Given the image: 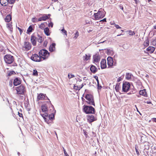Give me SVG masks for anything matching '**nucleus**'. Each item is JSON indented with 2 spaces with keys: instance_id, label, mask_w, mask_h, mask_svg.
I'll list each match as a JSON object with an SVG mask.
<instances>
[{
  "instance_id": "60",
  "label": "nucleus",
  "mask_w": 156,
  "mask_h": 156,
  "mask_svg": "<svg viewBox=\"0 0 156 156\" xmlns=\"http://www.w3.org/2000/svg\"><path fill=\"white\" fill-rule=\"evenodd\" d=\"M147 103L148 104H150L151 103V102L150 101H147Z\"/></svg>"
},
{
  "instance_id": "21",
  "label": "nucleus",
  "mask_w": 156,
  "mask_h": 156,
  "mask_svg": "<svg viewBox=\"0 0 156 156\" xmlns=\"http://www.w3.org/2000/svg\"><path fill=\"white\" fill-rule=\"evenodd\" d=\"M147 140V137L145 135L142 136H140V141L141 143H144L146 142Z\"/></svg>"
},
{
  "instance_id": "20",
  "label": "nucleus",
  "mask_w": 156,
  "mask_h": 156,
  "mask_svg": "<svg viewBox=\"0 0 156 156\" xmlns=\"http://www.w3.org/2000/svg\"><path fill=\"white\" fill-rule=\"evenodd\" d=\"M0 2L1 5L3 6H6L8 4V0H0Z\"/></svg>"
},
{
  "instance_id": "13",
  "label": "nucleus",
  "mask_w": 156,
  "mask_h": 156,
  "mask_svg": "<svg viewBox=\"0 0 156 156\" xmlns=\"http://www.w3.org/2000/svg\"><path fill=\"white\" fill-rule=\"evenodd\" d=\"M106 60L105 59H102L101 62V67L102 69H104L106 67Z\"/></svg>"
},
{
  "instance_id": "30",
  "label": "nucleus",
  "mask_w": 156,
  "mask_h": 156,
  "mask_svg": "<svg viewBox=\"0 0 156 156\" xmlns=\"http://www.w3.org/2000/svg\"><path fill=\"white\" fill-rule=\"evenodd\" d=\"M37 40L39 43H41L42 41V37L40 36L39 34L37 35Z\"/></svg>"
},
{
  "instance_id": "55",
  "label": "nucleus",
  "mask_w": 156,
  "mask_h": 156,
  "mask_svg": "<svg viewBox=\"0 0 156 156\" xmlns=\"http://www.w3.org/2000/svg\"><path fill=\"white\" fill-rule=\"evenodd\" d=\"M42 21H43V20L42 19V17H40L38 19V22Z\"/></svg>"
},
{
  "instance_id": "62",
  "label": "nucleus",
  "mask_w": 156,
  "mask_h": 156,
  "mask_svg": "<svg viewBox=\"0 0 156 156\" xmlns=\"http://www.w3.org/2000/svg\"><path fill=\"white\" fill-rule=\"evenodd\" d=\"M77 86H74V88L75 89L77 90Z\"/></svg>"
},
{
  "instance_id": "61",
  "label": "nucleus",
  "mask_w": 156,
  "mask_h": 156,
  "mask_svg": "<svg viewBox=\"0 0 156 156\" xmlns=\"http://www.w3.org/2000/svg\"><path fill=\"white\" fill-rule=\"evenodd\" d=\"M18 29L20 31V33H21V32H22V30L19 27H18Z\"/></svg>"
},
{
  "instance_id": "18",
  "label": "nucleus",
  "mask_w": 156,
  "mask_h": 156,
  "mask_svg": "<svg viewBox=\"0 0 156 156\" xmlns=\"http://www.w3.org/2000/svg\"><path fill=\"white\" fill-rule=\"evenodd\" d=\"M55 44L54 43H52L49 47V51L51 52L54 51L55 50Z\"/></svg>"
},
{
  "instance_id": "11",
  "label": "nucleus",
  "mask_w": 156,
  "mask_h": 156,
  "mask_svg": "<svg viewBox=\"0 0 156 156\" xmlns=\"http://www.w3.org/2000/svg\"><path fill=\"white\" fill-rule=\"evenodd\" d=\"M87 119L90 122H91L96 120V118L92 115H89L87 116Z\"/></svg>"
},
{
  "instance_id": "4",
  "label": "nucleus",
  "mask_w": 156,
  "mask_h": 156,
  "mask_svg": "<svg viewBox=\"0 0 156 156\" xmlns=\"http://www.w3.org/2000/svg\"><path fill=\"white\" fill-rule=\"evenodd\" d=\"M17 94L23 95L26 91V87L24 86L21 84L15 87Z\"/></svg>"
},
{
  "instance_id": "43",
  "label": "nucleus",
  "mask_w": 156,
  "mask_h": 156,
  "mask_svg": "<svg viewBox=\"0 0 156 156\" xmlns=\"http://www.w3.org/2000/svg\"><path fill=\"white\" fill-rule=\"evenodd\" d=\"M33 75L34 76H37L38 73L37 71L36 70H33Z\"/></svg>"
},
{
  "instance_id": "28",
  "label": "nucleus",
  "mask_w": 156,
  "mask_h": 156,
  "mask_svg": "<svg viewBox=\"0 0 156 156\" xmlns=\"http://www.w3.org/2000/svg\"><path fill=\"white\" fill-rule=\"evenodd\" d=\"M11 19V17L10 15H8L5 19V21L7 22H9Z\"/></svg>"
},
{
  "instance_id": "63",
  "label": "nucleus",
  "mask_w": 156,
  "mask_h": 156,
  "mask_svg": "<svg viewBox=\"0 0 156 156\" xmlns=\"http://www.w3.org/2000/svg\"><path fill=\"white\" fill-rule=\"evenodd\" d=\"M133 92L132 91V93H131V92H130V93H128L127 94H133Z\"/></svg>"
},
{
  "instance_id": "17",
  "label": "nucleus",
  "mask_w": 156,
  "mask_h": 156,
  "mask_svg": "<svg viewBox=\"0 0 156 156\" xmlns=\"http://www.w3.org/2000/svg\"><path fill=\"white\" fill-rule=\"evenodd\" d=\"M21 83V81L18 78H16L13 81V84L14 86H16Z\"/></svg>"
},
{
  "instance_id": "41",
  "label": "nucleus",
  "mask_w": 156,
  "mask_h": 156,
  "mask_svg": "<svg viewBox=\"0 0 156 156\" xmlns=\"http://www.w3.org/2000/svg\"><path fill=\"white\" fill-rule=\"evenodd\" d=\"M45 26L44 23H42L39 26V27L41 29H44Z\"/></svg>"
},
{
  "instance_id": "1",
  "label": "nucleus",
  "mask_w": 156,
  "mask_h": 156,
  "mask_svg": "<svg viewBox=\"0 0 156 156\" xmlns=\"http://www.w3.org/2000/svg\"><path fill=\"white\" fill-rule=\"evenodd\" d=\"M4 60L5 62L7 64H12V66H17V64L14 62V57L10 55H6L4 57Z\"/></svg>"
},
{
  "instance_id": "19",
  "label": "nucleus",
  "mask_w": 156,
  "mask_h": 156,
  "mask_svg": "<svg viewBox=\"0 0 156 156\" xmlns=\"http://www.w3.org/2000/svg\"><path fill=\"white\" fill-rule=\"evenodd\" d=\"M155 48L151 46L148 47L146 49V50L151 53H152L154 51Z\"/></svg>"
},
{
  "instance_id": "42",
  "label": "nucleus",
  "mask_w": 156,
  "mask_h": 156,
  "mask_svg": "<svg viewBox=\"0 0 156 156\" xmlns=\"http://www.w3.org/2000/svg\"><path fill=\"white\" fill-rule=\"evenodd\" d=\"M135 148L136 151V154H137V155H139L140 154V153H139V152L138 149V147L136 145H135Z\"/></svg>"
},
{
  "instance_id": "25",
  "label": "nucleus",
  "mask_w": 156,
  "mask_h": 156,
  "mask_svg": "<svg viewBox=\"0 0 156 156\" xmlns=\"http://www.w3.org/2000/svg\"><path fill=\"white\" fill-rule=\"evenodd\" d=\"M42 111L44 113L47 112H48L47 107L45 105H42L41 107Z\"/></svg>"
},
{
  "instance_id": "46",
  "label": "nucleus",
  "mask_w": 156,
  "mask_h": 156,
  "mask_svg": "<svg viewBox=\"0 0 156 156\" xmlns=\"http://www.w3.org/2000/svg\"><path fill=\"white\" fill-rule=\"evenodd\" d=\"M119 86L118 84H117L115 86V89L117 92H118L119 90Z\"/></svg>"
},
{
  "instance_id": "39",
  "label": "nucleus",
  "mask_w": 156,
  "mask_h": 156,
  "mask_svg": "<svg viewBox=\"0 0 156 156\" xmlns=\"http://www.w3.org/2000/svg\"><path fill=\"white\" fill-rule=\"evenodd\" d=\"M32 21L34 23H37L38 22V19L36 18H32Z\"/></svg>"
},
{
  "instance_id": "59",
  "label": "nucleus",
  "mask_w": 156,
  "mask_h": 156,
  "mask_svg": "<svg viewBox=\"0 0 156 156\" xmlns=\"http://www.w3.org/2000/svg\"><path fill=\"white\" fill-rule=\"evenodd\" d=\"M106 19L104 18L102 20H101L100 21H103V22H106Z\"/></svg>"
},
{
  "instance_id": "24",
  "label": "nucleus",
  "mask_w": 156,
  "mask_h": 156,
  "mask_svg": "<svg viewBox=\"0 0 156 156\" xmlns=\"http://www.w3.org/2000/svg\"><path fill=\"white\" fill-rule=\"evenodd\" d=\"M107 50V53L108 55H112L114 54V52L111 49H105Z\"/></svg>"
},
{
  "instance_id": "22",
  "label": "nucleus",
  "mask_w": 156,
  "mask_h": 156,
  "mask_svg": "<svg viewBox=\"0 0 156 156\" xmlns=\"http://www.w3.org/2000/svg\"><path fill=\"white\" fill-rule=\"evenodd\" d=\"M139 94L145 97H147V93L145 89L140 90L139 91Z\"/></svg>"
},
{
  "instance_id": "5",
  "label": "nucleus",
  "mask_w": 156,
  "mask_h": 156,
  "mask_svg": "<svg viewBox=\"0 0 156 156\" xmlns=\"http://www.w3.org/2000/svg\"><path fill=\"white\" fill-rule=\"evenodd\" d=\"M85 98L87 100L86 102L89 105L95 106L94 97L92 95L90 94H87L85 97Z\"/></svg>"
},
{
  "instance_id": "45",
  "label": "nucleus",
  "mask_w": 156,
  "mask_h": 156,
  "mask_svg": "<svg viewBox=\"0 0 156 156\" xmlns=\"http://www.w3.org/2000/svg\"><path fill=\"white\" fill-rule=\"evenodd\" d=\"M15 0H8L9 4H13L14 3Z\"/></svg>"
},
{
  "instance_id": "54",
  "label": "nucleus",
  "mask_w": 156,
  "mask_h": 156,
  "mask_svg": "<svg viewBox=\"0 0 156 156\" xmlns=\"http://www.w3.org/2000/svg\"><path fill=\"white\" fill-rule=\"evenodd\" d=\"M9 85L10 87H11L12 86V81H10L9 82Z\"/></svg>"
},
{
  "instance_id": "7",
  "label": "nucleus",
  "mask_w": 156,
  "mask_h": 156,
  "mask_svg": "<svg viewBox=\"0 0 156 156\" xmlns=\"http://www.w3.org/2000/svg\"><path fill=\"white\" fill-rule=\"evenodd\" d=\"M130 87V85L129 83L126 82L123 83L122 85V90L124 92H127L129 90Z\"/></svg>"
},
{
  "instance_id": "64",
  "label": "nucleus",
  "mask_w": 156,
  "mask_h": 156,
  "mask_svg": "<svg viewBox=\"0 0 156 156\" xmlns=\"http://www.w3.org/2000/svg\"><path fill=\"white\" fill-rule=\"evenodd\" d=\"M154 28L155 29H156V25L154 26Z\"/></svg>"
},
{
  "instance_id": "6",
  "label": "nucleus",
  "mask_w": 156,
  "mask_h": 156,
  "mask_svg": "<svg viewBox=\"0 0 156 156\" xmlns=\"http://www.w3.org/2000/svg\"><path fill=\"white\" fill-rule=\"evenodd\" d=\"M83 111L86 114H94L95 112L94 108L90 106L84 105Z\"/></svg>"
},
{
  "instance_id": "26",
  "label": "nucleus",
  "mask_w": 156,
  "mask_h": 156,
  "mask_svg": "<svg viewBox=\"0 0 156 156\" xmlns=\"http://www.w3.org/2000/svg\"><path fill=\"white\" fill-rule=\"evenodd\" d=\"M132 76V74L129 73H126V78L127 80H129L131 79V76Z\"/></svg>"
},
{
  "instance_id": "33",
  "label": "nucleus",
  "mask_w": 156,
  "mask_h": 156,
  "mask_svg": "<svg viewBox=\"0 0 156 156\" xmlns=\"http://www.w3.org/2000/svg\"><path fill=\"white\" fill-rule=\"evenodd\" d=\"M149 44V40L148 39H147L146 41L144 42L143 45L145 47H147L148 46Z\"/></svg>"
},
{
  "instance_id": "56",
  "label": "nucleus",
  "mask_w": 156,
  "mask_h": 156,
  "mask_svg": "<svg viewBox=\"0 0 156 156\" xmlns=\"http://www.w3.org/2000/svg\"><path fill=\"white\" fill-rule=\"evenodd\" d=\"M18 115L20 117H23V114L22 113H20L19 112H18Z\"/></svg>"
},
{
  "instance_id": "57",
  "label": "nucleus",
  "mask_w": 156,
  "mask_h": 156,
  "mask_svg": "<svg viewBox=\"0 0 156 156\" xmlns=\"http://www.w3.org/2000/svg\"><path fill=\"white\" fill-rule=\"evenodd\" d=\"M63 151H64V154H67L66 151V150L64 149V147H63Z\"/></svg>"
},
{
  "instance_id": "2",
  "label": "nucleus",
  "mask_w": 156,
  "mask_h": 156,
  "mask_svg": "<svg viewBox=\"0 0 156 156\" xmlns=\"http://www.w3.org/2000/svg\"><path fill=\"white\" fill-rule=\"evenodd\" d=\"M105 12L102 9H99L97 13L94 14V17L96 20H99L103 18L105 16Z\"/></svg>"
},
{
  "instance_id": "49",
  "label": "nucleus",
  "mask_w": 156,
  "mask_h": 156,
  "mask_svg": "<svg viewBox=\"0 0 156 156\" xmlns=\"http://www.w3.org/2000/svg\"><path fill=\"white\" fill-rule=\"evenodd\" d=\"M75 36L74 37V38H76L79 35L78 32L76 31V32L75 33Z\"/></svg>"
},
{
  "instance_id": "10",
  "label": "nucleus",
  "mask_w": 156,
  "mask_h": 156,
  "mask_svg": "<svg viewBox=\"0 0 156 156\" xmlns=\"http://www.w3.org/2000/svg\"><path fill=\"white\" fill-rule=\"evenodd\" d=\"M107 64L109 67H112L113 65V61L112 58L109 56L107 58Z\"/></svg>"
},
{
  "instance_id": "35",
  "label": "nucleus",
  "mask_w": 156,
  "mask_h": 156,
  "mask_svg": "<svg viewBox=\"0 0 156 156\" xmlns=\"http://www.w3.org/2000/svg\"><path fill=\"white\" fill-rule=\"evenodd\" d=\"M41 115H42V117L44 119L45 121H46L47 118H45V117H48V114H47V112L45 113L44 114H41Z\"/></svg>"
},
{
  "instance_id": "3",
  "label": "nucleus",
  "mask_w": 156,
  "mask_h": 156,
  "mask_svg": "<svg viewBox=\"0 0 156 156\" xmlns=\"http://www.w3.org/2000/svg\"><path fill=\"white\" fill-rule=\"evenodd\" d=\"M39 55L41 58L45 60L48 58L49 56V52L46 50L42 49L39 52Z\"/></svg>"
},
{
  "instance_id": "51",
  "label": "nucleus",
  "mask_w": 156,
  "mask_h": 156,
  "mask_svg": "<svg viewBox=\"0 0 156 156\" xmlns=\"http://www.w3.org/2000/svg\"><path fill=\"white\" fill-rule=\"evenodd\" d=\"M122 80V78L121 77H119L117 80V82H119L120 81H121Z\"/></svg>"
},
{
  "instance_id": "8",
  "label": "nucleus",
  "mask_w": 156,
  "mask_h": 156,
  "mask_svg": "<svg viewBox=\"0 0 156 156\" xmlns=\"http://www.w3.org/2000/svg\"><path fill=\"white\" fill-rule=\"evenodd\" d=\"M31 47V44L30 43L27 42H25L23 45L22 46L23 49L26 51L30 50Z\"/></svg>"
},
{
  "instance_id": "23",
  "label": "nucleus",
  "mask_w": 156,
  "mask_h": 156,
  "mask_svg": "<svg viewBox=\"0 0 156 156\" xmlns=\"http://www.w3.org/2000/svg\"><path fill=\"white\" fill-rule=\"evenodd\" d=\"M94 78L96 80V81H97L98 89H101L102 87L101 85H99V81L98 79V76H94Z\"/></svg>"
},
{
  "instance_id": "50",
  "label": "nucleus",
  "mask_w": 156,
  "mask_h": 156,
  "mask_svg": "<svg viewBox=\"0 0 156 156\" xmlns=\"http://www.w3.org/2000/svg\"><path fill=\"white\" fill-rule=\"evenodd\" d=\"M83 84H82L80 86H79V87L77 86V90H80L82 88V87H83Z\"/></svg>"
},
{
  "instance_id": "32",
  "label": "nucleus",
  "mask_w": 156,
  "mask_h": 156,
  "mask_svg": "<svg viewBox=\"0 0 156 156\" xmlns=\"http://www.w3.org/2000/svg\"><path fill=\"white\" fill-rule=\"evenodd\" d=\"M48 118L51 120H52L54 119V115L53 113H51L48 115Z\"/></svg>"
},
{
  "instance_id": "27",
  "label": "nucleus",
  "mask_w": 156,
  "mask_h": 156,
  "mask_svg": "<svg viewBox=\"0 0 156 156\" xmlns=\"http://www.w3.org/2000/svg\"><path fill=\"white\" fill-rule=\"evenodd\" d=\"M44 33L47 36H49L50 35V33L49 32V30L48 27L45 28L44 29Z\"/></svg>"
},
{
  "instance_id": "36",
  "label": "nucleus",
  "mask_w": 156,
  "mask_h": 156,
  "mask_svg": "<svg viewBox=\"0 0 156 156\" xmlns=\"http://www.w3.org/2000/svg\"><path fill=\"white\" fill-rule=\"evenodd\" d=\"M41 17L42 19L43 20V21H45L46 20L48 19H49V17L46 15H44Z\"/></svg>"
},
{
  "instance_id": "58",
  "label": "nucleus",
  "mask_w": 156,
  "mask_h": 156,
  "mask_svg": "<svg viewBox=\"0 0 156 156\" xmlns=\"http://www.w3.org/2000/svg\"><path fill=\"white\" fill-rule=\"evenodd\" d=\"M152 120L153 121L156 122V118H153L152 119Z\"/></svg>"
},
{
  "instance_id": "44",
  "label": "nucleus",
  "mask_w": 156,
  "mask_h": 156,
  "mask_svg": "<svg viewBox=\"0 0 156 156\" xmlns=\"http://www.w3.org/2000/svg\"><path fill=\"white\" fill-rule=\"evenodd\" d=\"M68 77L69 79H70L74 77L75 76L73 74H69L68 75Z\"/></svg>"
},
{
  "instance_id": "14",
  "label": "nucleus",
  "mask_w": 156,
  "mask_h": 156,
  "mask_svg": "<svg viewBox=\"0 0 156 156\" xmlns=\"http://www.w3.org/2000/svg\"><path fill=\"white\" fill-rule=\"evenodd\" d=\"M45 94L42 93H40L37 96V101L39 100H44L45 98Z\"/></svg>"
},
{
  "instance_id": "37",
  "label": "nucleus",
  "mask_w": 156,
  "mask_h": 156,
  "mask_svg": "<svg viewBox=\"0 0 156 156\" xmlns=\"http://www.w3.org/2000/svg\"><path fill=\"white\" fill-rule=\"evenodd\" d=\"M127 32H128L129 35L133 36L135 34L134 32L132 31L131 30L128 31H127Z\"/></svg>"
},
{
  "instance_id": "53",
  "label": "nucleus",
  "mask_w": 156,
  "mask_h": 156,
  "mask_svg": "<svg viewBox=\"0 0 156 156\" xmlns=\"http://www.w3.org/2000/svg\"><path fill=\"white\" fill-rule=\"evenodd\" d=\"M115 27L117 29H121V27L117 24L115 25Z\"/></svg>"
},
{
  "instance_id": "9",
  "label": "nucleus",
  "mask_w": 156,
  "mask_h": 156,
  "mask_svg": "<svg viewBox=\"0 0 156 156\" xmlns=\"http://www.w3.org/2000/svg\"><path fill=\"white\" fill-rule=\"evenodd\" d=\"M31 59L35 62H40L42 60L41 57L36 54L33 55L31 57Z\"/></svg>"
},
{
  "instance_id": "34",
  "label": "nucleus",
  "mask_w": 156,
  "mask_h": 156,
  "mask_svg": "<svg viewBox=\"0 0 156 156\" xmlns=\"http://www.w3.org/2000/svg\"><path fill=\"white\" fill-rule=\"evenodd\" d=\"M33 30V29L32 28V26L30 25L27 30V33L28 34H29L30 33L32 32Z\"/></svg>"
},
{
  "instance_id": "15",
  "label": "nucleus",
  "mask_w": 156,
  "mask_h": 156,
  "mask_svg": "<svg viewBox=\"0 0 156 156\" xmlns=\"http://www.w3.org/2000/svg\"><path fill=\"white\" fill-rule=\"evenodd\" d=\"M31 41L33 45H35L36 44L37 37L32 35L31 37Z\"/></svg>"
},
{
  "instance_id": "12",
  "label": "nucleus",
  "mask_w": 156,
  "mask_h": 156,
  "mask_svg": "<svg viewBox=\"0 0 156 156\" xmlns=\"http://www.w3.org/2000/svg\"><path fill=\"white\" fill-rule=\"evenodd\" d=\"M101 57L98 55L96 54L93 56V61L95 63L99 62L100 60Z\"/></svg>"
},
{
  "instance_id": "47",
  "label": "nucleus",
  "mask_w": 156,
  "mask_h": 156,
  "mask_svg": "<svg viewBox=\"0 0 156 156\" xmlns=\"http://www.w3.org/2000/svg\"><path fill=\"white\" fill-rule=\"evenodd\" d=\"M61 31L63 33H64L65 35H67V31L64 28L61 30Z\"/></svg>"
},
{
  "instance_id": "31",
  "label": "nucleus",
  "mask_w": 156,
  "mask_h": 156,
  "mask_svg": "<svg viewBox=\"0 0 156 156\" xmlns=\"http://www.w3.org/2000/svg\"><path fill=\"white\" fill-rule=\"evenodd\" d=\"M90 56L89 55H87V54L85 55V56H84L83 57V60L85 61H87L90 58Z\"/></svg>"
},
{
  "instance_id": "16",
  "label": "nucleus",
  "mask_w": 156,
  "mask_h": 156,
  "mask_svg": "<svg viewBox=\"0 0 156 156\" xmlns=\"http://www.w3.org/2000/svg\"><path fill=\"white\" fill-rule=\"evenodd\" d=\"M90 70L93 73H95L98 71L97 68L93 65H90Z\"/></svg>"
},
{
  "instance_id": "52",
  "label": "nucleus",
  "mask_w": 156,
  "mask_h": 156,
  "mask_svg": "<svg viewBox=\"0 0 156 156\" xmlns=\"http://www.w3.org/2000/svg\"><path fill=\"white\" fill-rule=\"evenodd\" d=\"M53 23L52 22H51L50 23H49L48 25V26L49 27H53Z\"/></svg>"
},
{
  "instance_id": "29",
  "label": "nucleus",
  "mask_w": 156,
  "mask_h": 156,
  "mask_svg": "<svg viewBox=\"0 0 156 156\" xmlns=\"http://www.w3.org/2000/svg\"><path fill=\"white\" fill-rule=\"evenodd\" d=\"M7 27L11 32L12 31V25L10 23L7 24Z\"/></svg>"
},
{
  "instance_id": "40",
  "label": "nucleus",
  "mask_w": 156,
  "mask_h": 156,
  "mask_svg": "<svg viewBox=\"0 0 156 156\" xmlns=\"http://www.w3.org/2000/svg\"><path fill=\"white\" fill-rule=\"evenodd\" d=\"M15 73V72L14 71H12L9 72L8 74V76H10L12 75H13Z\"/></svg>"
},
{
  "instance_id": "48",
  "label": "nucleus",
  "mask_w": 156,
  "mask_h": 156,
  "mask_svg": "<svg viewBox=\"0 0 156 156\" xmlns=\"http://www.w3.org/2000/svg\"><path fill=\"white\" fill-rule=\"evenodd\" d=\"M119 7L122 9V10L123 11V12H124V8L123 7L122 5V4H120L119 5Z\"/></svg>"
},
{
  "instance_id": "38",
  "label": "nucleus",
  "mask_w": 156,
  "mask_h": 156,
  "mask_svg": "<svg viewBox=\"0 0 156 156\" xmlns=\"http://www.w3.org/2000/svg\"><path fill=\"white\" fill-rule=\"evenodd\" d=\"M152 44L154 46H156V38L153 39L151 42Z\"/></svg>"
}]
</instances>
